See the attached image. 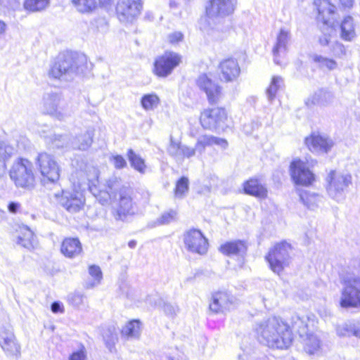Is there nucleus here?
Masks as SVG:
<instances>
[{"label":"nucleus","instance_id":"obj_64","mask_svg":"<svg viewBox=\"0 0 360 360\" xmlns=\"http://www.w3.org/2000/svg\"><path fill=\"white\" fill-rule=\"evenodd\" d=\"M6 219V214L4 210L0 209V223Z\"/></svg>","mask_w":360,"mask_h":360},{"label":"nucleus","instance_id":"obj_22","mask_svg":"<svg viewBox=\"0 0 360 360\" xmlns=\"http://www.w3.org/2000/svg\"><path fill=\"white\" fill-rule=\"evenodd\" d=\"M305 144L313 153H327L333 146L332 139L319 135L312 134L305 139Z\"/></svg>","mask_w":360,"mask_h":360},{"label":"nucleus","instance_id":"obj_18","mask_svg":"<svg viewBox=\"0 0 360 360\" xmlns=\"http://www.w3.org/2000/svg\"><path fill=\"white\" fill-rule=\"evenodd\" d=\"M340 306L344 309H360V286L342 283Z\"/></svg>","mask_w":360,"mask_h":360},{"label":"nucleus","instance_id":"obj_62","mask_svg":"<svg viewBox=\"0 0 360 360\" xmlns=\"http://www.w3.org/2000/svg\"><path fill=\"white\" fill-rule=\"evenodd\" d=\"M355 337L360 338V319L357 321L355 325Z\"/></svg>","mask_w":360,"mask_h":360},{"label":"nucleus","instance_id":"obj_29","mask_svg":"<svg viewBox=\"0 0 360 360\" xmlns=\"http://www.w3.org/2000/svg\"><path fill=\"white\" fill-rule=\"evenodd\" d=\"M334 99V95L328 91L319 89L310 96L305 101L308 107L312 105L328 106L330 105Z\"/></svg>","mask_w":360,"mask_h":360},{"label":"nucleus","instance_id":"obj_38","mask_svg":"<svg viewBox=\"0 0 360 360\" xmlns=\"http://www.w3.org/2000/svg\"><path fill=\"white\" fill-rule=\"evenodd\" d=\"M122 335L127 338H136L140 335V322L133 320L125 325L122 330Z\"/></svg>","mask_w":360,"mask_h":360},{"label":"nucleus","instance_id":"obj_15","mask_svg":"<svg viewBox=\"0 0 360 360\" xmlns=\"http://www.w3.org/2000/svg\"><path fill=\"white\" fill-rule=\"evenodd\" d=\"M290 171L292 181L297 185L309 186L314 181V174L309 169L308 163L300 159L291 162Z\"/></svg>","mask_w":360,"mask_h":360},{"label":"nucleus","instance_id":"obj_34","mask_svg":"<svg viewBox=\"0 0 360 360\" xmlns=\"http://www.w3.org/2000/svg\"><path fill=\"white\" fill-rule=\"evenodd\" d=\"M103 340L105 347L110 352L115 350V345L118 340L116 328L114 326L106 327L103 330Z\"/></svg>","mask_w":360,"mask_h":360},{"label":"nucleus","instance_id":"obj_46","mask_svg":"<svg viewBox=\"0 0 360 360\" xmlns=\"http://www.w3.org/2000/svg\"><path fill=\"white\" fill-rule=\"evenodd\" d=\"M336 333L339 337L355 336V325L351 323H343L337 326Z\"/></svg>","mask_w":360,"mask_h":360},{"label":"nucleus","instance_id":"obj_43","mask_svg":"<svg viewBox=\"0 0 360 360\" xmlns=\"http://www.w3.org/2000/svg\"><path fill=\"white\" fill-rule=\"evenodd\" d=\"M283 84V80L281 77L274 76L272 77L270 85L266 91L269 101H272L275 98L278 90L282 87Z\"/></svg>","mask_w":360,"mask_h":360},{"label":"nucleus","instance_id":"obj_44","mask_svg":"<svg viewBox=\"0 0 360 360\" xmlns=\"http://www.w3.org/2000/svg\"><path fill=\"white\" fill-rule=\"evenodd\" d=\"M291 324L292 328L300 334V337L307 333V326L304 317L301 318L297 314L293 315L291 318Z\"/></svg>","mask_w":360,"mask_h":360},{"label":"nucleus","instance_id":"obj_57","mask_svg":"<svg viewBox=\"0 0 360 360\" xmlns=\"http://www.w3.org/2000/svg\"><path fill=\"white\" fill-rule=\"evenodd\" d=\"M51 309L53 313H63L64 311L63 304L60 302H53Z\"/></svg>","mask_w":360,"mask_h":360},{"label":"nucleus","instance_id":"obj_28","mask_svg":"<svg viewBox=\"0 0 360 360\" xmlns=\"http://www.w3.org/2000/svg\"><path fill=\"white\" fill-rule=\"evenodd\" d=\"M243 189L246 194L258 198L264 199L267 197L266 187L257 179H250L243 184Z\"/></svg>","mask_w":360,"mask_h":360},{"label":"nucleus","instance_id":"obj_47","mask_svg":"<svg viewBox=\"0 0 360 360\" xmlns=\"http://www.w3.org/2000/svg\"><path fill=\"white\" fill-rule=\"evenodd\" d=\"M313 60L318 63L320 68H326L329 70H333L337 68L335 60L322 56L314 55L313 56Z\"/></svg>","mask_w":360,"mask_h":360},{"label":"nucleus","instance_id":"obj_6","mask_svg":"<svg viewBox=\"0 0 360 360\" xmlns=\"http://www.w3.org/2000/svg\"><path fill=\"white\" fill-rule=\"evenodd\" d=\"M326 181L328 183L326 191L328 195L336 201H340L344 199L345 191L352 184V176L333 170L328 175Z\"/></svg>","mask_w":360,"mask_h":360},{"label":"nucleus","instance_id":"obj_8","mask_svg":"<svg viewBox=\"0 0 360 360\" xmlns=\"http://www.w3.org/2000/svg\"><path fill=\"white\" fill-rule=\"evenodd\" d=\"M138 211L136 203L131 197V191L122 189L120 191L117 207L112 211L116 221H127L129 217L134 216Z\"/></svg>","mask_w":360,"mask_h":360},{"label":"nucleus","instance_id":"obj_55","mask_svg":"<svg viewBox=\"0 0 360 360\" xmlns=\"http://www.w3.org/2000/svg\"><path fill=\"white\" fill-rule=\"evenodd\" d=\"M112 159L116 169H122L127 166L126 160L120 155H113Z\"/></svg>","mask_w":360,"mask_h":360},{"label":"nucleus","instance_id":"obj_31","mask_svg":"<svg viewBox=\"0 0 360 360\" xmlns=\"http://www.w3.org/2000/svg\"><path fill=\"white\" fill-rule=\"evenodd\" d=\"M301 338V342L304 352L310 355L318 354L321 349V342L317 335L306 333Z\"/></svg>","mask_w":360,"mask_h":360},{"label":"nucleus","instance_id":"obj_53","mask_svg":"<svg viewBox=\"0 0 360 360\" xmlns=\"http://www.w3.org/2000/svg\"><path fill=\"white\" fill-rule=\"evenodd\" d=\"M162 310L167 316L174 317L179 311V308L176 305L165 302L162 305Z\"/></svg>","mask_w":360,"mask_h":360},{"label":"nucleus","instance_id":"obj_40","mask_svg":"<svg viewBox=\"0 0 360 360\" xmlns=\"http://www.w3.org/2000/svg\"><path fill=\"white\" fill-rule=\"evenodd\" d=\"M184 145L181 142L175 141L172 136L170 138L169 145L167 148L168 154L176 161L182 160Z\"/></svg>","mask_w":360,"mask_h":360},{"label":"nucleus","instance_id":"obj_60","mask_svg":"<svg viewBox=\"0 0 360 360\" xmlns=\"http://www.w3.org/2000/svg\"><path fill=\"white\" fill-rule=\"evenodd\" d=\"M344 7L350 8L353 5L354 0H340Z\"/></svg>","mask_w":360,"mask_h":360},{"label":"nucleus","instance_id":"obj_16","mask_svg":"<svg viewBox=\"0 0 360 360\" xmlns=\"http://www.w3.org/2000/svg\"><path fill=\"white\" fill-rule=\"evenodd\" d=\"M55 197L63 207L72 213L79 212L85 201L82 193L77 191H62L61 193H56Z\"/></svg>","mask_w":360,"mask_h":360},{"label":"nucleus","instance_id":"obj_63","mask_svg":"<svg viewBox=\"0 0 360 360\" xmlns=\"http://www.w3.org/2000/svg\"><path fill=\"white\" fill-rule=\"evenodd\" d=\"M98 4L102 7H106L110 4V0H98Z\"/></svg>","mask_w":360,"mask_h":360},{"label":"nucleus","instance_id":"obj_37","mask_svg":"<svg viewBox=\"0 0 360 360\" xmlns=\"http://www.w3.org/2000/svg\"><path fill=\"white\" fill-rule=\"evenodd\" d=\"M73 5L76 9L82 13H89L97 8L96 0H72Z\"/></svg>","mask_w":360,"mask_h":360},{"label":"nucleus","instance_id":"obj_33","mask_svg":"<svg viewBox=\"0 0 360 360\" xmlns=\"http://www.w3.org/2000/svg\"><path fill=\"white\" fill-rule=\"evenodd\" d=\"M300 198L304 205L311 210L317 208L323 199L322 195L309 191L301 192Z\"/></svg>","mask_w":360,"mask_h":360},{"label":"nucleus","instance_id":"obj_48","mask_svg":"<svg viewBox=\"0 0 360 360\" xmlns=\"http://www.w3.org/2000/svg\"><path fill=\"white\" fill-rule=\"evenodd\" d=\"M177 212L175 210H170L165 212L157 219L155 222L156 225H165L168 224L176 219Z\"/></svg>","mask_w":360,"mask_h":360},{"label":"nucleus","instance_id":"obj_11","mask_svg":"<svg viewBox=\"0 0 360 360\" xmlns=\"http://www.w3.org/2000/svg\"><path fill=\"white\" fill-rule=\"evenodd\" d=\"M180 54L173 51H165L154 61L153 72L159 77H167L181 63Z\"/></svg>","mask_w":360,"mask_h":360},{"label":"nucleus","instance_id":"obj_20","mask_svg":"<svg viewBox=\"0 0 360 360\" xmlns=\"http://www.w3.org/2000/svg\"><path fill=\"white\" fill-rule=\"evenodd\" d=\"M0 345L8 356H18L20 354V347L11 329L0 328Z\"/></svg>","mask_w":360,"mask_h":360},{"label":"nucleus","instance_id":"obj_10","mask_svg":"<svg viewBox=\"0 0 360 360\" xmlns=\"http://www.w3.org/2000/svg\"><path fill=\"white\" fill-rule=\"evenodd\" d=\"M226 112L221 108L206 109L200 118L202 127L212 131H224L226 127Z\"/></svg>","mask_w":360,"mask_h":360},{"label":"nucleus","instance_id":"obj_24","mask_svg":"<svg viewBox=\"0 0 360 360\" xmlns=\"http://www.w3.org/2000/svg\"><path fill=\"white\" fill-rule=\"evenodd\" d=\"M340 282L360 286V260L354 261L342 271Z\"/></svg>","mask_w":360,"mask_h":360},{"label":"nucleus","instance_id":"obj_45","mask_svg":"<svg viewBox=\"0 0 360 360\" xmlns=\"http://www.w3.org/2000/svg\"><path fill=\"white\" fill-rule=\"evenodd\" d=\"M189 181L186 176L181 177L176 184L174 195L176 198H183L188 191Z\"/></svg>","mask_w":360,"mask_h":360},{"label":"nucleus","instance_id":"obj_5","mask_svg":"<svg viewBox=\"0 0 360 360\" xmlns=\"http://www.w3.org/2000/svg\"><path fill=\"white\" fill-rule=\"evenodd\" d=\"M236 0H209L205 7L207 22L221 23L224 18L234 11Z\"/></svg>","mask_w":360,"mask_h":360},{"label":"nucleus","instance_id":"obj_51","mask_svg":"<svg viewBox=\"0 0 360 360\" xmlns=\"http://www.w3.org/2000/svg\"><path fill=\"white\" fill-rule=\"evenodd\" d=\"M20 0H0V11L5 8L15 10L20 7Z\"/></svg>","mask_w":360,"mask_h":360},{"label":"nucleus","instance_id":"obj_58","mask_svg":"<svg viewBox=\"0 0 360 360\" xmlns=\"http://www.w3.org/2000/svg\"><path fill=\"white\" fill-rule=\"evenodd\" d=\"M20 204L15 202H11L8 205V210L11 213H16L20 207Z\"/></svg>","mask_w":360,"mask_h":360},{"label":"nucleus","instance_id":"obj_12","mask_svg":"<svg viewBox=\"0 0 360 360\" xmlns=\"http://www.w3.org/2000/svg\"><path fill=\"white\" fill-rule=\"evenodd\" d=\"M36 164L41 176L49 181L55 183L59 180L60 168L53 155L46 153H39Z\"/></svg>","mask_w":360,"mask_h":360},{"label":"nucleus","instance_id":"obj_61","mask_svg":"<svg viewBox=\"0 0 360 360\" xmlns=\"http://www.w3.org/2000/svg\"><path fill=\"white\" fill-rule=\"evenodd\" d=\"M6 30V24L0 20V37L4 34Z\"/></svg>","mask_w":360,"mask_h":360},{"label":"nucleus","instance_id":"obj_30","mask_svg":"<svg viewBox=\"0 0 360 360\" xmlns=\"http://www.w3.org/2000/svg\"><path fill=\"white\" fill-rule=\"evenodd\" d=\"M60 251L66 257L74 258L81 254L82 244L78 238H67L61 244Z\"/></svg>","mask_w":360,"mask_h":360},{"label":"nucleus","instance_id":"obj_54","mask_svg":"<svg viewBox=\"0 0 360 360\" xmlns=\"http://www.w3.org/2000/svg\"><path fill=\"white\" fill-rule=\"evenodd\" d=\"M184 39V35L181 32H174L167 36L168 41L172 44L176 45Z\"/></svg>","mask_w":360,"mask_h":360},{"label":"nucleus","instance_id":"obj_49","mask_svg":"<svg viewBox=\"0 0 360 360\" xmlns=\"http://www.w3.org/2000/svg\"><path fill=\"white\" fill-rule=\"evenodd\" d=\"M70 139L68 135H54L51 138V143L53 148H63L70 146Z\"/></svg>","mask_w":360,"mask_h":360},{"label":"nucleus","instance_id":"obj_19","mask_svg":"<svg viewBox=\"0 0 360 360\" xmlns=\"http://www.w3.org/2000/svg\"><path fill=\"white\" fill-rule=\"evenodd\" d=\"M197 86L203 91L211 104L217 103L221 96V88L206 75H201L196 81Z\"/></svg>","mask_w":360,"mask_h":360},{"label":"nucleus","instance_id":"obj_7","mask_svg":"<svg viewBox=\"0 0 360 360\" xmlns=\"http://www.w3.org/2000/svg\"><path fill=\"white\" fill-rule=\"evenodd\" d=\"M42 103L44 111L59 120H63L70 116V112L60 94L46 92L44 94Z\"/></svg>","mask_w":360,"mask_h":360},{"label":"nucleus","instance_id":"obj_21","mask_svg":"<svg viewBox=\"0 0 360 360\" xmlns=\"http://www.w3.org/2000/svg\"><path fill=\"white\" fill-rule=\"evenodd\" d=\"M219 70L220 79L227 82L236 80L240 73L238 61L232 58L222 60Z\"/></svg>","mask_w":360,"mask_h":360},{"label":"nucleus","instance_id":"obj_36","mask_svg":"<svg viewBox=\"0 0 360 360\" xmlns=\"http://www.w3.org/2000/svg\"><path fill=\"white\" fill-rule=\"evenodd\" d=\"M89 274L93 278L91 281H86L85 288L87 289L93 288L101 283L103 274L101 268L97 265H90L89 266Z\"/></svg>","mask_w":360,"mask_h":360},{"label":"nucleus","instance_id":"obj_4","mask_svg":"<svg viewBox=\"0 0 360 360\" xmlns=\"http://www.w3.org/2000/svg\"><path fill=\"white\" fill-rule=\"evenodd\" d=\"M10 176L17 186L32 188L34 183L32 163L27 159H18L10 171Z\"/></svg>","mask_w":360,"mask_h":360},{"label":"nucleus","instance_id":"obj_32","mask_svg":"<svg viewBox=\"0 0 360 360\" xmlns=\"http://www.w3.org/2000/svg\"><path fill=\"white\" fill-rule=\"evenodd\" d=\"M340 37L342 39L351 41L356 37L354 23L352 17L348 15L341 22L340 25Z\"/></svg>","mask_w":360,"mask_h":360},{"label":"nucleus","instance_id":"obj_35","mask_svg":"<svg viewBox=\"0 0 360 360\" xmlns=\"http://www.w3.org/2000/svg\"><path fill=\"white\" fill-rule=\"evenodd\" d=\"M127 158L131 167L141 174H144L146 169V165L144 160L132 149L127 150Z\"/></svg>","mask_w":360,"mask_h":360},{"label":"nucleus","instance_id":"obj_39","mask_svg":"<svg viewBox=\"0 0 360 360\" xmlns=\"http://www.w3.org/2000/svg\"><path fill=\"white\" fill-rule=\"evenodd\" d=\"M34 233L27 227L22 229V235L18 238L17 243L25 248H33Z\"/></svg>","mask_w":360,"mask_h":360},{"label":"nucleus","instance_id":"obj_26","mask_svg":"<svg viewBox=\"0 0 360 360\" xmlns=\"http://www.w3.org/2000/svg\"><path fill=\"white\" fill-rule=\"evenodd\" d=\"M94 129L89 127L75 136L70 142V146L80 150H87L93 143Z\"/></svg>","mask_w":360,"mask_h":360},{"label":"nucleus","instance_id":"obj_14","mask_svg":"<svg viewBox=\"0 0 360 360\" xmlns=\"http://www.w3.org/2000/svg\"><path fill=\"white\" fill-rule=\"evenodd\" d=\"M184 243L188 251L201 255L207 252L209 245L207 239L200 230L195 229H190L184 233Z\"/></svg>","mask_w":360,"mask_h":360},{"label":"nucleus","instance_id":"obj_41","mask_svg":"<svg viewBox=\"0 0 360 360\" xmlns=\"http://www.w3.org/2000/svg\"><path fill=\"white\" fill-rule=\"evenodd\" d=\"M160 103V98L155 94H148L142 96L141 105L146 110H153Z\"/></svg>","mask_w":360,"mask_h":360},{"label":"nucleus","instance_id":"obj_52","mask_svg":"<svg viewBox=\"0 0 360 360\" xmlns=\"http://www.w3.org/2000/svg\"><path fill=\"white\" fill-rule=\"evenodd\" d=\"M85 296L79 292H74L69 295V300L75 307H79L84 302Z\"/></svg>","mask_w":360,"mask_h":360},{"label":"nucleus","instance_id":"obj_9","mask_svg":"<svg viewBox=\"0 0 360 360\" xmlns=\"http://www.w3.org/2000/svg\"><path fill=\"white\" fill-rule=\"evenodd\" d=\"M228 141L225 139L209 134L200 135L198 137L194 148L184 145L182 160L184 158H190L194 156L196 152L202 154L205 153L206 147L217 146L224 150L228 147Z\"/></svg>","mask_w":360,"mask_h":360},{"label":"nucleus","instance_id":"obj_56","mask_svg":"<svg viewBox=\"0 0 360 360\" xmlns=\"http://www.w3.org/2000/svg\"><path fill=\"white\" fill-rule=\"evenodd\" d=\"M86 352L84 347L81 349L73 352L69 357V360H85Z\"/></svg>","mask_w":360,"mask_h":360},{"label":"nucleus","instance_id":"obj_27","mask_svg":"<svg viewBox=\"0 0 360 360\" xmlns=\"http://www.w3.org/2000/svg\"><path fill=\"white\" fill-rule=\"evenodd\" d=\"M219 250L225 255L244 257L247 252V245L243 240H238L222 244Z\"/></svg>","mask_w":360,"mask_h":360},{"label":"nucleus","instance_id":"obj_42","mask_svg":"<svg viewBox=\"0 0 360 360\" xmlns=\"http://www.w3.org/2000/svg\"><path fill=\"white\" fill-rule=\"evenodd\" d=\"M50 4V0H25L23 6L25 10L37 12L46 9Z\"/></svg>","mask_w":360,"mask_h":360},{"label":"nucleus","instance_id":"obj_25","mask_svg":"<svg viewBox=\"0 0 360 360\" xmlns=\"http://www.w3.org/2000/svg\"><path fill=\"white\" fill-rule=\"evenodd\" d=\"M290 39V32L285 28H281L277 34L276 41L272 50L274 60L278 65L280 64L278 57L281 54L285 53L287 51V45Z\"/></svg>","mask_w":360,"mask_h":360},{"label":"nucleus","instance_id":"obj_23","mask_svg":"<svg viewBox=\"0 0 360 360\" xmlns=\"http://www.w3.org/2000/svg\"><path fill=\"white\" fill-rule=\"evenodd\" d=\"M233 303V297L226 292L213 294L210 304V310L215 314L224 313L229 310Z\"/></svg>","mask_w":360,"mask_h":360},{"label":"nucleus","instance_id":"obj_2","mask_svg":"<svg viewBox=\"0 0 360 360\" xmlns=\"http://www.w3.org/2000/svg\"><path fill=\"white\" fill-rule=\"evenodd\" d=\"M87 69L86 56L82 53H67L60 55L49 70L51 78L69 81Z\"/></svg>","mask_w":360,"mask_h":360},{"label":"nucleus","instance_id":"obj_17","mask_svg":"<svg viewBox=\"0 0 360 360\" xmlns=\"http://www.w3.org/2000/svg\"><path fill=\"white\" fill-rule=\"evenodd\" d=\"M314 4L318 11V21L333 30L336 21L335 6L328 0H315Z\"/></svg>","mask_w":360,"mask_h":360},{"label":"nucleus","instance_id":"obj_1","mask_svg":"<svg viewBox=\"0 0 360 360\" xmlns=\"http://www.w3.org/2000/svg\"><path fill=\"white\" fill-rule=\"evenodd\" d=\"M254 332L259 343L274 349H288L293 340L289 325L276 316L256 323Z\"/></svg>","mask_w":360,"mask_h":360},{"label":"nucleus","instance_id":"obj_13","mask_svg":"<svg viewBox=\"0 0 360 360\" xmlns=\"http://www.w3.org/2000/svg\"><path fill=\"white\" fill-rule=\"evenodd\" d=\"M142 9L141 0H119L116 12L121 22H131L140 15Z\"/></svg>","mask_w":360,"mask_h":360},{"label":"nucleus","instance_id":"obj_3","mask_svg":"<svg viewBox=\"0 0 360 360\" xmlns=\"http://www.w3.org/2000/svg\"><path fill=\"white\" fill-rule=\"evenodd\" d=\"M291 245L285 241L276 243L265 257L270 269L279 275L285 268L289 266L291 261L290 253Z\"/></svg>","mask_w":360,"mask_h":360},{"label":"nucleus","instance_id":"obj_50","mask_svg":"<svg viewBox=\"0 0 360 360\" xmlns=\"http://www.w3.org/2000/svg\"><path fill=\"white\" fill-rule=\"evenodd\" d=\"M14 153V148L4 142L0 141V161L5 162Z\"/></svg>","mask_w":360,"mask_h":360},{"label":"nucleus","instance_id":"obj_59","mask_svg":"<svg viewBox=\"0 0 360 360\" xmlns=\"http://www.w3.org/2000/svg\"><path fill=\"white\" fill-rule=\"evenodd\" d=\"M330 41L329 36L325 34L323 37H320L319 43L321 46H327L328 45Z\"/></svg>","mask_w":360,"mask_h":360}]
</instances>
